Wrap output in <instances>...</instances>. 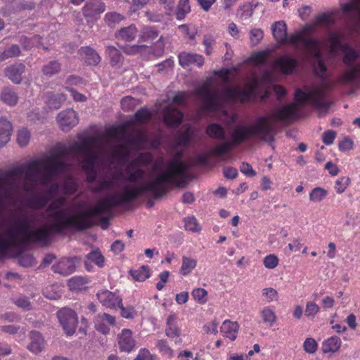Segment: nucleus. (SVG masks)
<instances>
[{"mask_svg":"<svg viewBox=\"0 0 360 360\" xmlns=\"http://www.w3.org/2000/svg\"><path fill=\"white\" fill-rule=\"evenodd\" d=\"M158 32L154 27H146L140 36L139 41H146L149 39H154L158 37Z\"/></svg>","mask_w":360,"mask_h":360,"instance_id":"bf43d9fd","label":"nucleus"},{"mask_svg":"<svg viewBox=\"0 0 360 360\" xmlns=\"http://www.w3.org/2000/svg\"><path fill=\"white\" fill-rule=\"evenodd\" d=\"M165 333V335L174 340L175 344L181 343V326L176 314L172 313L167 318Z\"/></svg>","mask_w":360,"mask_h":360,"instance_id":"9b49d317","label":"nucleus"},{"mask_svg":"<svg viewBox=\"0 0 360 360\" xmlns=\"http://www.w3.org/2000/svg\"><path fill=\"white\" fill-rule=\"evenodd\" d=\"M84 156V159L82 162V167H96L99 155L95 150L86 153Z\"/></svg>","mask_w":360,"mask_h":360,"instance_id":"49530a36","label":"nucleus"},{"mask_svg":"<svg viewBox=\"0 0 360 360\" xmlns=\"http://www.w3.org/2000/svg\"><path fill=\"white\" fill-rule=\"evenodd\" d=\"M25 71L24 64L15 63L5 70V75L14 84H19L22 82V75Z\"/></svg>","mask_w":360,"mask_h":360,"instance_id":"4be33fe9","label":"nucleus"},{"mask_svg":"<svg viewBox=\"0 0 360 360\" xmlns=\"http://www.w3.org/2000/svg\"><path fill=\"white\" fill-rule=\"evenodd\" d=\"M137 29L134 25L131 24L129 26L122 28L117 35V37H120L126 41H131L134 40L137 35Z\"/></svg>","mask_w":360,"mask_h":360,"instance_id":"a19ab883","label":"nucleus"},{"mask_svg":"<svg viewBox=\"0 0 360 360\" xmlns=\"http://www.w3.org/2000/svg\"><path fill=\"white\" fill-rule=\"evenodd\" d=\"M30 343L27 346V349L34 354L40 353L44 348V339L41 334L38 331H31Z\"/></svg>","mask_w":360,"mask_h":360,"instance_id":"a878e982","label":"nucleus"},{"mask_svg":"<svg viewBox=\"0 0 360 360\" xmlns=\"http://www.w3.org/2000/svg\"><path fill=\"white\" fill-rule=\"evenodd\" d=\"M185 170L186 167L181 161V153H179L169 161L165 172L158 174L152 181L134 186L137 197L148 191L152 193L155 198H160L168 191L167 184L179 186L180 179L184 176Z\"/></svg>","mask_w":360,"mask_h":360,"instance_id":"20e7f679","label":"nucleus"},{"mask_svg":"<svg viewBox=\"0 0 360 360\" xmlns=\"http://www.w3.org/2000/svg\"><path fill=\"white\" fill-rule=\"evenodd\" d=\"M61 68V65L56 60L50 61L42 68V72L46 76H51L57 74Z\"/></svg>","mask_w":360,"mask_h":360,"instance_id":"09e8293b","label":"nucleus"},{"mask_svg":"<svg viewBox=\"0 0 360 360\" xmlns=\"http://www.w3.org/2000/svg\"><path fill=\"white\" fill-rule=\"evenodd\" d=\"M196 259L184 256L182 257V264L180 269V272L182 275L187 276L196 267Z\"/></svg>","mask_w":360,"mask_h":360,"instance_id":"c03bdc74","label":"nucleus"},{"mask_svg":"<svg viewBox=\"0 0 360 360\" xmlns=\"http://www.w3.org/2000/svg\"><path fill=\"white\" fill-rule=\"evenodd\" d=\"M179 60L180 65L183 68L188 67L191 65H196L198 67H201L204 63L202 56L186 52L179 53Z\"/></svg>","mask_w":360,"mask_h":360,"instance_id":"412c9836","label":"nucleus"},{"mask_svg":"<svg viewBox=\"0 0 360 360\" xmlns=\"http://www.w3.org/2000/svg\"><path fill=\"white\" fill-rule=\"evenodd\" d=\"M57 317L68 335H72L75 333L78 318L74 310L67 307L62 308L58 311Z\"/></svg>","mask_w":360,"mask_h":360,"instance_id":"1a4fd4ad","label":"nucleus"},{"mask_svg":"<svg viewBox=\"0 0 360 360\" xmlns=\"http://www.w3.org/2000/svg\"><path fill=\"white\" fill-rule=\"evenodd\" d=\"M297 60L288 55H283L274 61L275 67L285 75H290L297 67Z\"/></svg>","mask_w":360,"mask_h":360,"instance_id":"ddd939ff","label":"nucleus"},{"mask_svg":"<svg viewBox=\"0 0 360 360\" xmlns=\"http://www.w3.org/2000/svg\"><path fill=\"white\" fill-rule=\"evenodd\" d=\"M86 257L90 262L94 263L99 267H103L104 266L105 258L98 250L91 251L86 255Z\"/></svg>","mask_w":360,"mask_h":360,"instance_id":"6e6d98bb","label":"nucleus"},{"mask_svg":"<svg viewBox=\"0 0 360 360\" xmlns=\"http://www.w3.org/2000/svg\"><path fill=\"white\" fill-rule=\"evenodd\" d=\"M96 137L90 136L84 139L82 141L75 142L69 147V150L82 154L91 152L94 150V146L97 143Z\"/></svg>","mask_w":360,"mask_h":360,"instance_id":"6ab92c4d","label":"nucleus"},{"mask_svg":"<svg viewBox=\"0 0 360 360\" xmlns=\"http://www.w3.org/2000/svg\"><path fill=\"white\" fill-rule=\"evenodd\" d=\"M184 228L186 231L192 232H200L201 230L200 225L195 217H188L184 219Z\"/></svg>","mask_w":360,"mask_h":360,"instance_id":"5fc2aeb1","label":"nucleus"},{"mask_svg":"<svg viewBox=\"0 0 360 360\" xmlns=\"http://www.w3.org/2000/svg\"><path fill=\"white\" fill-rule=\"evenodd\" d=\"M304 90L297 89L295 92L296 103H291L283 105L271 115V117L283 122H289L292 120L297 113V105L309 102L313 106L319 108H327L328 105L324 101L325 91L320 87H315L310 90L309 86H304Z\"/></svg>","mask_w":360,"mask_h":360,"instance_id":"39448f33","label":"nucleus"},{"mask_svg":"<svg viewBox=\"0 0 360 360\" xmlns=\"http://www.w3.org/2000/svg\"><path fill=\"white\" fill-rule=\"evenodd\" d=\"M314 25L315 24L307 25L302 31L293 34L290 41L293 44L302 43L304 47L308 50L314 58L321 60V53L319 50V46L321 45L320 41L304 37L305 32L312 31L314 30Z\"/></svg>","mask_w":360,"mask_h":360,"instance_id":"6e6552de","label":"nucleus"},{"mask_svg":"<svg viewBox=\"0 0 360 360\" xmlns=\"http://www.w3.org/2000/svg\"><path fill=\"white\" fill-rule=\"evenodd\" d=\"M108 137L118 139L124 138L126 135V129L123 126H112L106 131Z\"/></svg>","mask_w":360,"mask_h":360,"instance_id":"864d4df0","label":"nucleus"},{"mask_svg":"<svg viewBox=\"0 0 360 360\" xmlns=\"http://www.w3.org/2000/svg\"><path fill=\"white\" fill-rule=\"evenodd\" d=\"M115 325V318L107 313L98 314L95 319L96 329L103 334H108L110 327Z\"/></svg>","mask_w":360,"mask_h":360,"instance_id":"dca6fc26","label":"nucleus"},{"mask_svg":"<svg viewBox=\"0 0 360 360\" xmlns=\"http://www.w3.org/2000/svg\"><path fill=\"white\" fill-rule=\"evenodd\" d=\"M96 297L100 303L105 307L109 309H117L121 304L122 297L108 290H99Z\"/></svg>","mask_w":360,"mask_h":360,"instance_id":"4468645a","label":"nucleus"},{"mask_svg":"<svg viewBox=\"0 0 360 360\" xmlns=\"http://www.w3.org/2000/svg\"><path fill=\"white\" fill-rule=\"evenodd\" d=\"M117 344L121 352L129 353L136 346V340L132 335V331L130 329H122L117 335Z\"/></svg>","mask_w":360,"mask_h":360,"instance_id":"2eb2a0df","label":"nucleus"},{"mask_svg":"<svg viewBox=\"0 0 360 360\" xmlns=\"http://www.w3.org/2000/svg\"><path fill=\"white\" fill-rule=\"evenodd\" d=\"M20 53V49L19 46L13 44L0 53V60L4 61L9 58L18 56Z\"/></svg>","mask_w":360,"mask_h":360,"instance_id":"603ef678","label":"nucleus"},{"mask_svg":"<svg viewBox=\"0 0 360 360\" xmlns=\"http://www.w3.org/2000/svg\"><path fill=\"white\" fill-rule=\"evenodd\" d=\"M330 48L332 53H336L338 51H343L348 48L347 44H343L339 34L333 33L329 37Z\"/></svg>","mask_w":360,"mask_h":360,"instance_id":"79ce46f5","label":"nucleus"},{"mask_svg":"<svg viewBox=\"0 0 360 360\" xmlns=\"http://www.w3.org/2000/svg\"><path fill=\"white\" fill-rule=\"evenodd\" d=\"M153 160V155L149 152L141 153L136 158L131 160L130 166L148 167Z\"/></svg>","mask_w":360,"mask_h":360,"instance_id":"c9c22d12","label":"nucleus"},{"mask_svg":"<svg viewBox=\"0 0 360 360\" xmlns=\"http://www.w3.org/2000/svg\"><path fill=\"white\" fill-rule=\"evenodd\" d=\"M126 174L127 175V179L131 183H136L141 181L144 179L146 172L138 166H130V162L126 167Z\"/></svg>","mask_w":360,"mask_h":360,"instance_id":"2f4dec72","label":"nucleus"},{"mask_svg":"<svg viewBox=\"0 0 360 360\" xmlns=\"http://www.w3.org/2000/svg\"><path fill=\"white\" fill-rule=\"evenodd\" d=\"M261 316L264 323L269 324L270 326H273L276 320L275 312L269 307H264L262 309Z\"/></svg>","mask_w":360,"mask_h":360,"instance_id":"3c124183","label":"nucleus"},{"mask_svg":"<svg viewBox=\"0 0 360 360\" xmlns=\"http://www.w3.org/2000/svg\"><path fill=\"white\" fill-rule=\"evenodd\" d=\"M12 130V124L9 121L4 118L0 119V148L10 141Z\"/></svg>","mask_w":360,"mask_h":360,"instance_id":"c85d7f7f","label":"nucleus"},{"mask_svg":"<svg viewBox=\"0 0 360 360\" xmlns=\"http://www.w3.org/2000/svg\"><path fill=\"white\" fill-rule=\"evenodd\" d=\"M88 283L86 277L75 276L68 280V285L70 290L77 291L84 290Z\"/></svg>","mask_w":360,"mask_h":360,"instance_id":"58836bf2","label":"nucleus"},{"mask_svg":"<svg viewBox=\"0 0 360 360\" xmlns=\"http://www.w3.org/2000/svg\"><path fill=\"white\" fill-rule=\"evenodd\" d=\"M41 167L44 169L43 183L47 184L53 176L65 168V164L62 161H56L50 158L41 161L33 160L25 166L18 167L8 170L6 176H19L25 174L27 180H34L36 178L38 169Z\"/></svg>","mask_w":360,"mask_h":360,"instance_id":"423d86ee","label":"nucleus"},{"mask_svg":"<svg viewBox=\"0 0 360 360\" xmlns=\"http://www.w3.org/2000/svg\"><path fill=\"white\" fill-rule=\"evenodd\" d=\"M191 12L190 0H179L176 11V18L179 21H181L185 19L186 16Z\"/></svg>","mask_w":360,"mask_h":360,"instance_id":"4c0bfd02","label":"nucleus"},{"mask_svg":"<svg viewBox=\"0 0 360 360\" xmlns=\"http://www.w3.org/2000/svg\"><path fill=\"white\" fill-rule=\"evenodd\" d=\"M0 100L7 105L15 106L18 102V96L13 88L6 86L0 93Z\"/></svg>","mask_w":360,"mask_h":360,"instance_id":"cd10ccee","label":"nucleus"},{"mask_svg":"<svg viewBox=\"0 0 360 360\" xmlns=\"http://www.w3.org/2000/svg\"><path fill=\"white\" fill-rule=\"evenodd\" d=\"M57 120L63 131H69L78 124L79 117L73 109H68L58 115Z\"/></svg>","mask_w":360,"mask_h":360,"instance_id":"f8f14e48","label":"nucleus"},{"mask_svg":"<svg viewBox=\"0 0 360 360\" xmlns=\"http://www.w3.org/2000/svg\"><path fill=\"white\" fill-rule=\"evenodd\" d=\"M46 195L34 194L25 201L27 207L34 210H41L46 207L49 202Z\"/></svg>","mask_w":360,"mask_h":360,"instance_id":"bb28decb","label":"nucleus"},{"mask_svg":"<svg viewBox=\"0 0 360 360\" xmlns=\"http://www.w3.org/2000/svg\"><path fill=\"white\" fill-rule=\"evenodd\" d=\"M342 51L344 52L342 62L347 67L349 68L348 70H350L352 67L356 66L354 63L359 57L358 53L354 49L351 48L349 44L348 48L344 49Z\"/></svg>","mask_w":360,"mask_h":360,"instance_id":"f704fd0d","label":"nucleus"},{"mask_svg":"<svg viewBox=\"0 0 360 360\" xmlns=\"http://www.w3.org/2000/svg\"><path fill=\"white\" fill-rule=\"evenodd\" d=\"M114 186L115 183L112 180H101L98 181V185L94 186L91 191L94 193H98L104 190L112 188Z\"/></svg>","mask_w":360,"mask_h":360,"instance_id":"0e129e2a","label":"nucleus"},{"mask_svg":"<svg viewBox=\"0 0 360 360\" xmlns=\"http://www.w3.org/2000/svg\"><path fill=\"white\" fill-rule=\"evenodd\" d=\"M65 203L66 198L65 197H58L49 205L47 210L48 211L52 212L51 213H53L57 210H63L65 217H68L69 215H66L65 210L61 209V207H63L65 205Z\"/></svg>","mask_w":360,"mask_h":360,"instance_id":"13d9d810","label":"nucleus"},{"mask_svg":"<svg viewBox=\"0 0 360 360\" xmlns=\"http://www.w3.org/2000/svg\"><path fill=\"white\" fill-rule=\"evenodd\" d=\"M134 186H125L120 194H113L105 198L110 208L127 204L137 198Z\"/></svg>","mask_w":360,"mask_h":360,"instance_id":"9d476101","label":"nucleus"},{"mask_svg":"<svg viewBox=\"0 0 360 360\" xmlns=\"http://www.w3.org/2000/svg\"><path fill=\"white\" fill-rule=\"evenodd\" d=\"M79 54L84 60V63L89 65H96L101 61V56L92 48L89 46L82 47L79 50Z\"/></svg>","mask_w":360,"mask_h":360,"instance_id":"393cba45","label":"nucleus"},{"mask_svg":"<svg viewBox=\"0 0 360 360\" xmlns=\"http://www.w3.org/2000/svg\"><path fill=\"white\" fill-rule=\"evenodd\" d=\"M54 273L63 276H68L74 273L76 270L75 258H63L58 262L52 266Z\"/></svg>","mask_w":360,"mask_h":360,"instance_id":"a211bd4d","label":"nucleus"},{"mask_svg":"<svg viewBox=\"0 0 360 360\" xmlns=\"http://www.w3.org/2000/svg\"><path fill=\"white\" fill-rule=\"evenodd\" d=\"M206 134L211 139H225V131L223 127L218 123H211L205 129Z\"/></svg>","mask_w":360,"mask_h":360,"instance_id":"72a5a7b5","label":"nucleus"},{"mask_svg":"<svg viewBox=\"0 0 360 360\" xmlns=\"http://www.w3.org/2000/svg\"><path fill=\"white\" fill-rule=\"evenodd\" d=\"M30 139V133L27 129H22L18 131L17 141L20 146L27 145Z\"/></svg>","mask_w":360,"mask_h":360,"instance_id":"338daca9","label":"nucleus"},{"mask_svg":"<svg viewBox=\"0 0 360 360\" xmlns=\"http://www.w3.org/2000/svg\"><path fill=\"white\" fill-rule=\"evenodd\" d=\"M342 341L338 336H331L322 342L321 350L324 354L335 353L339 351Z\"/></svg>","mask_w":360,"mask_h":360,"instance_id":"c756f323","label":"nucleus"},{"mask_svg":"<svg viewBox=\"0 0 360 360\" xmlns=\"http://www.w3.org/2000/svg\"><path fill=\"white\" fill-rule=\"evenodd\" d=\"M341 10L345 15L360 20V0L341 4Z\"/></svg>","mask_w":360,"mask_h":360,"instance_id":"473e14b6","label":"nucleus"},{"mask_svg":"<svg viewBox=\"0 0 360 360\" xmlns=\"http://www.w3.org/2000/svg\"><path fill=\"white\" fill-rule=\"evenodd\" d=\"M191 139L190 128L184 131H179L176 135V143L179 146L186 147L189 145Z\"/></svg>","mask_w":360,"mask_h":360,"instance_id":"de8ad7c7","label":"nucleus"},{"mask_svg":"<svg viewBox=\"0 0 360 360\" xmlns=\"http://www.w3.org/2000/svg\"><path fill=\"white\" fill-rule=\"evenodd\" d=\"M304 350L309 354H314L318 349V344L314 338H308L303 343Z\"/></svg>","mask_w":360,"mask_h":360,"instance_id":"774afa93","label":"nucleus"},{"mask_svg":"<svg viewBox=\"0 0 360 360\" xmlns=\"http://www.w3.org/2000/svg\"><path fill=\"white\" fill-rule=\"evenodd\" d=\"M110 210L107 200L104 198L99 200L93 208L79 211L73 216H64L67 229H72L76 231H84L91 229L95 225L93 219L94 216L108 212Z\"/></svg>","mask_w":360,"mask_h":360,"instance_id":"0eeeda50","label":"nucleus"},{"mask_svg":"<svg viewBox=\"0 0 360 360\" xmlns=\"http://www.w3.org/2000/svg\"><path fill=\"white\" fill-rule=\"evenodd\" d=\"M105 10V6L103 2L94 1L86 3L82 8V12L86 18L97 20L96 16L103 13Z\"/></svg>","mask_w":360,"mask_h":360,"instance_id":"aec40b11","label":"nucleus"},{"mask_svg":"<svg viewBox=\"0 0 360 360\" xmlns=\"http://www.w3.org/2000/svg\"><path fill=\"white\" fill-rule=\"evenodd\" d=\"M212 78L207 79L195 91V94L203 102L202 109L207 112H215L227 102L238 101L244 103L256 95L257 82L246 84L245 89L238 87H226L222 95H220L217 88L212 87Z\"/></svg>","mask_w":360,"mask_h":360,"instance_id":"f03ea898","label":"nucleus"},{"mask_svg":"<svg viewBox=\"0 0 360 360\" xmlns=\"http://www.w3.org/2000/svg\"><path fill=\"white\" fill-rule=\"evenodd\" d=\"M66 100V96L64 94H49L47 100L49 108L52 109H59L63 102Z\"/></svg>","mask_w":360,"mask_h":360,"instance_id":"37998d69","label":"nucleus"},{"mask_svg":"<svg viewBox=\"0 0 360 360\" xmlns=\"http://www.w3.org/2000/svg\"><path fill=\"white\" fill-rule=\"evenodd\" d=\"M351 179L349 176H341L338 179L335 184V191L341 194L345 191L347 188L349 186Z\"/></svg>","mask_w":360,"mask_h":360,"instance_id":"4d7b16f0","label":"nucleus"},{"mask_svg":"<svg viewBox=\"0 0 360 360\" xmlns=\"http://www.w3.org/2000/svg\"><path fill=\"white\" fill-rule=\"evenodd\" d=\"M117 307L120 309V314L124 319H132L136 315L134 307L131 306L124 307L122 304V300L121 301V304H119Z\"/></svg>","mask_w":360,"mask_h":360,"instance_id":"e2e57ef3","label":"nucleus"},{"mask_svg":"<svg viewBox=\"0 0 360 360\" xmlns=\"http://www.w3.org/2000/svg\"><path fill=\"white\" fill-rule=\"evenodd\" d=\"M269 116L259 117L253 126H236L231 134V140L215 146L210 151V154L212 156H222L229 153L234 146H240L247 139L256 136L264 141H273L274 128L269 122Z\"/></svg>","mask_w":360,"mask_h":360,"instance_id":"7ed1b4c3","label":"nucleus"},{"mask_svg":"<svg viewBox=\"0 0 360 360\" xmlns=\"http://www.w3.org/2000/svg\"><path fill=\"white\" fill-rule=\"evenodd\" d=\"M238 330L239 325L238 323L230 320H225L220 327L221 335L231 341H234L236 339Z\"/></svg>","mask_w":360,"mask_h":360,"instance_id":"5701e85b","label":"nucleus"},{"mask_svg":"<svg viewBox=\"0 0 360 360\" xmlns=\"http://www.w3.org/2000/svg\"><path fill=\"white\" fill-rule=\"evenodd\" d=\"M257 0H252L251 2L241 5L237 11V16L240 20H247L252 15L254 9L257 6Z\"/></svg>","mask_w":360,"mask_h":360,"instance_id":"7c9ffc66","label":"nucleus"},{"mask_svg":"<svg viewBox=\"0 0 360 360\" xmlns=\"http://www.w3.org/2000/svg\"><path fill=\"white\" fill-rule=\"evenodd\" d=\"M151 118V112L146 108H142L139 110L134 115L136 122L139 123H144L149 121Z\"/></svg>","mask_w":360,"mask_h":360,"instance_id":"052dcab7","label":"nucleus"},{"mask_svg":"<svg viewBox=\"0 0 360 360\" xmlns=\"http://www.w3.org/2000/svg\"><path fill=\"white\" fill-rule=\"evenodd\" d=\"M64 216L63 210L50 213L49 217L53 220L52 224H44L32 230L30 229L31 221L27 217L22 216L15 221L13 230L6 232V238L0 237V252L5 254L10 248L18 245V236H21V242L23 243L48 246L51 242L53 233L60 234L67 230Z\"/></svg>","mask_w":360,"mask_h":360,"instance_id":"f257e3e1","label":"nucleus"},{"mask_svg":"<svg viewBox=\"0 0 360 360\" xmlns=\"http://www.w3.org/2000/svg\"><path fill=\"white\" fill-rule=\"evenodd\" d=\"M287 24H272L273 35L276 40L281 44H289L294 45L290 42L291 37H288Z\"/></svg>","mask_w":360,"mask_h":360,"instance_id":"b1692460","label":"nucleus"},{"mask_svg":"<svg viewBox=\"0 0 360 360\" xmlns=\"http://www.w3.org/2000/svg\"><path fill=\"white\" fill-rule=\"evenodd\" d=\"M107 53L112 66H116L122 63L123 57L117 49L112 46H107Z\"/></svg>","mask_w":360,"mask_h":360,"instance_id":"a18cd8bd","label":"nucleus"},{"mask_svg":"<svg viewBox=\"0 0 360 360\" xmlns=\"http://www.w3.org/2000/svg\"><path fill=\"white\" fill-rule=\"evenodd\" d=\"M183 113L176 108H165L163 110V120L168 127H178L182 122Z\"/></svg>","mask_w":360,"mask_h":360,"instance_id":"f3484780","label":"nucleus"},{"mask_svg":"<svg viewBox=\"0 0 360 360\" xmlns=\"http://www.w3.org/2000/svg\"><path fill=\"white\" fill-rule=\"evenodd\" d=\"M319 311L320 307L316 302L309 301L306 304L304 315L308 318H314Z\"/></svg>","mask_w":360,"mask_h":360,"instance_id":"680f3d73","label":"nucleus"},{"mask_svg":"<svg viewBox=\"0 0 360 360\" xmlns=\"http://www.w3.org/2000/svg\"><path fill=\"white\" fill-rule=\"evenodd\" d=\"M279 263L278 257L273 254L266 255L263 259L264 266L269 269H275Z\"/></svg>","mask_w":360,"mask_h":360,"instance_id":"69168bd1","label":"nucleus"},{"mask_svg":"<svg viewBox=\"0 0 360 360\" xmlns=\"http://www.w3.org/2000/svg\"><path fill=\"white\" fill-rule=\"evenodd\" d=\"M340 11L337 9H332L319 13L314 22H333L340 16Z\"/></svg>","mask_w":360,"mask_h":360,"instance_id":"e433bc0d","label":"nucleus"},{"mask_svg":"<svg viewBox=\"0 0 360 360\" xmlns=\"http://www.w3.org/2000/svg\"><path fill=\"white\" fill-rule=\"evenodd\" d=\"M130 275L136 281L142 282L150 276V270L148 266H141L137 269L130 270Z\"/></svg>","mask_w":360,"mask_h":360,"instance_id":"ea45409f","label":"nucleus"},{"mask_svg":"<svg viewBox=\"0 0 360 360\" xmlns=\"http://www.w3.org/2000/svg\"><path fill=\"white\" fill-rule=\"evenodd\" d=\"M328 195V191L321 187H316L309 193V200L312 202H321Z\"/></svg>","mask_w":360,"mask_h":360,"instance_id":"8fccbe9b","label":"nucleus"}]
</instances>
